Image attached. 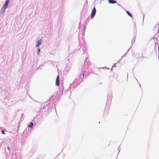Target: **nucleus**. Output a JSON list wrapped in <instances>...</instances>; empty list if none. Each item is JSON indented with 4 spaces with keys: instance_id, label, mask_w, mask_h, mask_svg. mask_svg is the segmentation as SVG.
<instances>
[{
    "instance_id": "nucleus-1",
    "label": "nucleus",
    "mask_w": 159,
    "mask_h": 159,
    "mask_svg": "<svg viewBox=\"0 0 159 159\" xmlns=\"http://www.w3.org/2000/svg\"><path fill=\"white\" fill-rule=\"evenodd\" d=\"M9 2V0H6L5 4L2 7V8L1 9V11H2V12H4L5 11V9L7 8V6L8 5Z\"/></svg>"
},
{
    "instance_id": "nucleus-2",
    "label": "nucleus",
    "mask_w": 159,
    "mask_h": 159,
    "mask_svg": "<svg viewBox=\"0 0 159 159\" xmlns=\"http://www.w3.org/2000/svg\"><path fill=\"white\" fill-rule=\"evenodd\" d=\"M96 9L95 7H94L93 8L92 11V14L91 15V18H93L94 16L95 15V14H96Z\"/></svg>"
},
{
    "instance_id": "nucleus-3",
    "label": "nucleus",
    "mask_w": 159,
    "mask_h": 159,
    "mask_svg": "<svg viewBox=\"0 0 159 159\" xmlns=\"http://www.w3.org/2000/svg\"><path fill=\"white\" fill-rule=\"evenodd\" d=\"M59 75L57 76L56 80V84L58 86H59L60 84V82L59 81Z\"/></svg>"
},
{
    "instance_id": "nucleus-4",
    "label": "nucleus",
    "mask_w": 159,
    "mask_h": 159,
    "mask_svg": "<svg viewBox=\"0 0 159 159\" xmlns=\"http://www.w3.org/2000/svg\"><path fill=\"white\" fill-rule=\"evenodd\" d=\"M153 33L154 34H156L158 32V28L157 26H155L153 30Z\"/></svg>"
},
{
    "instance_id": "nucleus-5",
    "label": "nucleus",
    "mask_w": 159,
    "mask_h": 159,
    "mask_svg": "<svg viewBox=\"0 0 159 159\" xmlns=\"http://www.w3.org/2000/svg\"><path fill=\"white\" fill-rule=\"evenodd\" d=\"M41 39L39 40L38 41V42L36 45V46L37 47H38L41 44Z\"/></svg>"
},
{
    "instance_id": "nucleus-6",
    "label": "nucleus",
    "mask_w": 159,
    "mask_h": 159,
    "mask_svg": "<svg viewBox=\"0 0 159 159\" xmlns=\"http://www.w3.org/2000/svg\"><path fill=\"white\" fill-rule=\"evenodd\" d=\"M108 2L111 4L115 3H117L116 2L113 0H109Z\"/></svg>"
},
{
    "instance_id": "nucleus-7",
    "label": "nucleus",
    "mask_w": 159,
    "mask_h": 159,
    "mask_svg": "<svg viewBox=\"0 0 159 159\" xmlns=\"http://www.w3.org/2000/svg\"><path fill=\"white\" fill-rule=\"evenodd\" d=\"M126 13H127V14L129 16H130L131 17H132V15L130 13V12H129V11H126Z\"/></svg>"
},
{
    "instance_id": "nucleus-8",
    "label": "nucleus",
    "mask_w": 159,
    "mask_h": 159,
    "mask_svg": "<svg viewBox=\"0 0 159 159\" xmlns=\"http://www.w3.org/2000/svg\"><path fill=\"white\" fill-rule=\"evenodd\" d=\"M33 124L32 122L30 123L29 125V127L30 128H32L33 126Z\"/></svg>"
},
{
    "instance_id": "nucleus-9",
    "label": "nucleus",
    "mask_w": 159,
    "mask_h": 159,
    "mask_svg": "<svg viewBox=\"0 0 159 159\" xmlns=\"http://www.w3.org/2000/svg\"><path fill=\"white\" fill-rule=\"evenodd\" d=\"M40 52V49L39 48H38V53L39 54Z\"/></svg>"
},
{
    "instance_id": "nucleus-10",
    "label": "nucleus",
    "mask_w": 159,
    "mask_h": 159,
    "mask_svg": "<svg viewBox=\"0 0 159 159\" xmlns=\"http://www.w3.org/2000/svg\"><path fill=\"white\" fill-rule=\"evenodd\" d=\"M2 134H5V133L4 132V130H2Z\"/></svg>"
},
{
    "instance_id": "nucleus-11",
    "label": "nucleus",
    "mask_w": 159,
    "mask_h": 159,
    "mask_svg": "<svg viewBox=\"0 0 159 159\" xmlns=\"http://www.w3.org/2000/svg\"><path fill=\"white\" fill-rule=\"evenodd\" d=\"M7 148V149H8L9 151H10V147H8Z\"/></svg>"
},
{
    "instance_id": "nucleus-12",
    "label": "nucleus",
    "mask_w": 159,
    "mask_h": 159,
    "mask_svg": "<svg viewBox=\"0 0 159 159\" xmlns=\"http://www.w3.org/2000/svg\"><path fill=\"white\" fill-rule=\"evenodd\" d=\"M82 76H83V77H84V73H83L82 74Z\"/></svg>"
}]
</instances>
